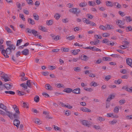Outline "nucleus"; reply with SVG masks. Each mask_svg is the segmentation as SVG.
Wrapping results in <instances>:
<instances>
[{"label": "nucleus", "instance_id": "1", "mask_svg": "<svg viewBox=\"0 0 132 132\" xmlns=\"http://www.w3.org/2000/svg\"><path fill=\"white\" fill-rule=\"evenodd\" d=\"M15 46L13 44L10 45L6 50L4 49L1 51V53L5 56V58H9V56L8 55L10 54L12 51H14L15 49Z\"/></svg>", "mask_w": 132, "mask_h": 132}, {"label": "nucleus", "instance_id": "48", "mask_svg": "<svg viewBox=\"0 0 132 132\" xmlns=\"http://www.w3.org/2000/svg\"><path fill=\"white\" fill-rule=\"evenodd\" d=\"M0 114L2 115L3 116L6 115V113H5L4 111L0 110Z\"/></svg>", "mask_w": 132, "mask_h": 132}, {"label": "nucleus", "instance_id": "14", "mask_svg": "<svg viewBox=\"0 0 132 132\" xmlns=\"http://www.w3.org/2000/svg\"><path fill=\"white\" fill-rule=\"evenodd\" d=\"M80 89L79 88H77L73 90L72 92L76 94H79L80 93Z\"/></svg>", "mask_w": 132, "mask_h": 132}, {"label": "nucleus", "instance_id": "32", "mask_svg": "<svg viewBox=\"0 0 132 132\" xmlns=\"http://www.w3.org/2000/svg\"><path fill=\"white\" fill-rule=\"evenodd\" d=\"M5 93L6 94H9L11 95H14L15 94V92L12 91H5Z\"/></svg>", "mask_w": 132, "mask_h": 132}, {"label": "nucleus", "instance_id": "64", "mask_svg": "<svg viewBox=\"0 0 132 132\" xmlns=\"http://www.w3.org/2000/svg\"><path fill=\"white\" fill-rule=\"evenodd\" d=\"M111 78V76L110 75H108L106 76L105 79L107 81L108 80Z\"/></svg>", "mask_w": 132, "mask_h": 132}, {"label": "nucleus", "instance_id": "47", "mask_svg": "<svg viewBox=\"0 0 132 132\" xmlns=\"http://www.w3.org/2000/svg\"><path fill=\"white\" fill-rule=\"evenodd\" d=\"M22 39L18 40L17 41V42L16 44V46H19L20 44V43L22 42Z\"/></svg>", "mask_w": 132, "mask_h": 132}, {"label": "nucleus", "instance_id": "12", "mask_svg": "<svg viewBox=\"0 0 132 132\" xmlns=\"http://www.w3.org/2000/svg\"><path fill=\"white\" fill-rule=\"evenodd\" d=\"M4 76H2V78H2L4 79V81L5 82L7 81H10V79L8 76L7 75V74L6 75H4Z\"/></svg>", "mask_w": 132, "mask_h": 132}, {"label": "nucleus", "instance_id": "11", "mask_svg": "<svg viewBox=\"0 0 132 132\" xmlns=\"http://www.w3.org/2000/svg\"><path fill=\"white\" fill-rule=\"evenodd\" d=\"M29 50L28 49H26L23 50L21 52V53L22 55L25 56L29 54Z\"/></svg>", "mask_w": 132, "mask_h": 132}, {"label": "nucleus", "instance_id": "28", "mask_svg": "<svg viewBox=\"0 0 132 132\" xmlns=\"http://www.w3.org/2000/svg\"><path fill=\"white\" fill-rule=\"evenodd\" d=\"M106 27L107 29H108L109 30L113 29L114 28L113 26L108 24H106Z\"/></svg>", "mask_w": 132, "mask_h": 132}, {"label": "nucleus", "instance_id": "37", "mask_svg": "<svg viewBox=\"0 0 132 132\" xmlns=\"http://www.w3.org/2000/svg\"><path fill=\"white\" fill-rule=\"evenodd\" d=\"M75 38V37L73 35H72L71 36H69L66 38L67 39L69 40H73Z\"/></svg>", "mask_w": 132, "mask_h": 132}, {"label": "nucleus", "instance_id": "49", "mask_svg": "<svg viewBox=\"0 0 132 132\" xmlns=\"http://www.w3.org/2000/svg\"><path fill=\"white\" fill-rule=\"evenodd\" d=\"M97 120H99L100 122H101L102 121H103L105 120V119L102 117H99L97 118Z\"/></svg>", "mask_w": 132, "mask_h": 132}, {"label": "nucleus", "instance_id": "39", "mask_svg": "<svg viewBox=\"0 0 132 132\" xmlns=\"http://www.w3.org/2000/svg\"><path fill=\"white\" fill-rule=\"evenodd\" d=\"M90 85L91 86H94L95 87L97 86V83L94 81H92L90 84Z\"/></svg>", "mask_w": 132, "mask_h": 132}, {"label": "nucleus", "instance_id": "6", "mask_svg": "<svg viewBox=\"0 0 132 132\" xmlns=\"http://www.w3.org/2000/svg\"><path fill=\"white\" fill-rule=\"evenodd\" d=\"M11 83L10 82L8 83H6L4 85V86L7 90L10 89L11 88L12 85H11Z\"/></svg>", "mask_w": 132, "mask_h": 132}, {"label": "nucleus", "instance_id": "42", "mask_svg": "<svg viewBox=\"0 0 132 132\" xmlns=\"http://www.w3.org/2000/svg\"><path fill=\"white\" fill-rule=\"evenodd\" d=\"M126 90L130 93L132 92V87H131L130 88H129L128 87H126L125 88Z\"/></svg>", "mask_w": 132, "mask_h": 132}, {"label": "nucleus", "instance_id": "41", "mask_svg": "<svg viewBox=\"0 0 132 132\" xmlns=\"http://www.w3.org/2000/svg\"><path fill=\"white\" fill-rule=\"evenodd\" d=\"M93 51H100L101 52V50L98 48L96 47H93V49L92 50Z\"/></svg>", "mask_w": 132, "mask_h": 132}, {"label": "nucleus", "instance_id": "46", "mask_svg": "<svg viewBox=\"0 0 132 132\" xmlns=\"http://www.w3.org/2000/svg\"><path fill=\"white\" fill-rule=\"evenodd\" d=\"M60 17V15L59 14H56L54 16V17L57 20L59 19Z\"/></svg>", "mask_w": 132, "mask_h": 132}, {"label": "nucleus", "instance_id": "55", "mask_svg": "<svg viewBox=\"0 0 132 132\" xmlns=\"http://www.w3.org/2000/svg\"><path fill=\"white\" fill-rule=\"evenodd\" d=\"M5 29L8 32L11 33L12 31L11 29L7 27H5Z\"/></svg>", "mask_w": 132, "mask_h": 132}, {"label": "nucleus", "instance_id": "40", "mask_svg": "<svg viewBox=\"0 0 132 132\" xmlns=\"http://www.w3.org/2000/svg\"><path fill=\"white\" fill-rule=\"evenodd\" d=\"M35 122V123L39 125L40 124L42 123V121H40L39 119H36Z\"/></svg>", "mask_w": 132, "mask_h": 132}, {"label": "nucleus", "instance_id": "10", "mask_svg": "<svg viewBox=\"0 0 132 132\" xmlns=\"http://www.w3.org/2000/svg\"><path fill=\"white\" fill-rule=\"evenodd\" d=\"M126 63L127 64L131 67L132 64V59L130 58H128L126 60Z\"/></svg>", "mask_w": 132, "mask_h": 132}, {"label": "nucleus", "instance_id": "5", "mask_svg": "<svg viewBox=\"0 0 132 132\" xmlns=\"http://www.w3.org/2000/svg\"><path fill=\"white\" fill-rule=\"evenodd\" d=\"M81 122L83 125L85 126L88 127H89L91 125L88 122L87 120H83L81 121Z\"/></svg>", "mask_w": 132, "mask_h": 132}, {"label": "nucleus", "instance_id": "56", "mask_svg": "<svg viewBox=\"0 0 132 132\" xmlns=\"http://www.w3.org/2000/svg\"><path fill=\"white\" fill-rule=\"evenodd\" d=\"M103 36L104 37H106L110 36V34L107 33H105L102 34Z\"/></svg>", "mask_w": 132, "mask_h": 132}, {"label": "nucleus", "instance_id": "21", "mask_svg": "<svg viewBox=\"0 0 132 132\" xmlns=\"http://www.w3.org/2000/svg\"><path fill=\"white\" fill-rule=\"evenodd\" d=\"M20 113H15L14 114H12V117H13V118H15V119H19V114Z\"/></svg>", "mask_w": 132, "mask_h": 132}, {"label": "nucleus", "instance_id": "45", "mask_svg": "<svg viewBox=\"0 0 132 132\" xmlns=\"http://www.w3.org/2000/svg\"><path fill=\"white\" fill-rule=\"evenodd\" d=\"M57 87L58 88L63 87L64 88V86L63 84H61L60 83H57L56 84Z\"/></svg>", "mask_w": 132, "mask_h": 132}, {"label": "nucleus", "instance_id": "34", "mask_svg": "<svg viewBox=\"0 0 132 132\" xmlns=\"http://www.w3.org/2000/svg\"><path fill=\"white\" fill-rule=\"evenodd\" d=\"M122 80L119 79L118 80H115L114 81V83L116 84H119L122 82Z\"/></svg>", "mask_w": 132, "mask_h": 132}, {"label": "nucleus", "instance_id": "25", "mask_svg": "<svg viewBox=\"0 0 132 132\" xmlns=\"http://www.w3.org/2000/svg\"><path fill=\"white\" fill-rule=\"evenodd\" d=\"M17 93L18 94V95L19 96H23L26 94L25 92L18 90L17 91Z\"/></svg>", "mask_w": 132, "mask_h": 132}, {"label": "nucleus", "instance_id": "50", "mask_svg": "<svg viewBox=\"0 0 132 132\" xmlns=\"http://www.w3.org/2000/svg\"><path fill=\"white\" fill-rule=\"evenodd\" d=\"M23 108H28V104L27 103L23 102Z\"/></svg>", "mask_w": 132, "mask_h": 132}, {"label": "nucleus", "instance_id": "31", "mask_svg": "<svg viewBox=\"0 0 132 132\" xmlns=\"http://www.w3.org/2000/svg\"><path fill=\"white\" fill-rule=\"evenodd\" d=\"M39 97L37 95H36L34 98V100L36 102H38L39 101Z\"/></svg>", "mask_w": 132, "mask_h": 132}, {"label": "nucleus", "instance_id": "19", "mask_svg": "<svg viewBox=\"0 0 132 132\" xmlns=\"http://www.w3.org/2000/svg\"><path fill=\"white\" fill-rule=\"evenodd\" d=\"M45 88L46 89L50 90H52L53 89V87H51L50 85L48 84H46L45 85Z\"/></svg>", "mask_w": 132, "mask_h": 132}, {"label": "nucleus", "instance_id": "2", "mask_svg": "<svg viewBox=\"0 0 132 132\" xmlns=\"http://www.w3.org/2000/svg\"><path fill=\"white\" fill-rule=\"evenodd\" d=\"M0 108L4 110L6 112V114L11 119H13V117H12V112L7 111V107L5 105L1 103L0 104Z\"/></svg>", "mask_w": 132, "mask_h": 132}, {"label": "nucleus", "instance_id": "33", "mask_svg": "<svg viewBox=\"0 0 132 132\" xmlns=\"http://www.w3.org/2000/svg\"><path fill=\"white\" fill-rule=\"evenodd\" d=\"M53 23V21L52 20H50L49 21H47L46 22V23L48 25H51Z\"/></svg>", "mask_w": 132, "mask_h": 132}, {"label": "nucleus", "instance_id": "4", "mask_svg": "<svg viewBox=\"0 0 132 132\" xmlns=\"http://www.w3.org/2000/svg\"><path fill=\"white\" fill-rule=\"evenodd\" d=\"M69 11L74 14H78L80 12V10L79 8H73L70 9Z\"/></svg>", "mask_w": 132, "mask_h": 132}, {"label": "nucleus", "instance_id": "16", "mask_svg": "<svg viewBox=\"0 0 132 132\" xmlns=\"http://www.w3.org/2000/svg\"><path fill=\"white\" fill-rule=\"evenodd\" d=\"M72 91H73L72 89L71 88H69L64 89V90H63V92H65L68 93H70L71 92H72Z\"/></svg>", "mask_w": 132, "mask_h": 132}, {"label": "nucleus", "instance_id": "57", "mask_svg": "<svg viewBox=\"0 0 132 132\" xmlns=\"http://www.w3.org/2000/svg\"><path fill=\"white\" fill-rule=\"evenodd\" d=\"M126 118L127 119L130 120L132 119V115L127 116L126 117Z\"/></svg>", "mask_w": 132, "mask_h": 132}, {"label": "nucleus", "instance_id": "20", "mask_svg": "<svg viewBox=\"0 0 132 132\" xmlns=\"http://www.w3.org/2000/svg\"><path fill=\"white\" fill-rule=\"evenodd\" d=\"M29 23L32 25H33L35 24L34 21L32 19L30 18H29L28 19Z\"/></svg>", "mask_w": 132, "mask_h": 132}, {"label": "nucleus", "instance_id": "59", "mask_svg": "<svg viewBox=\"0 0 132 132\" xmlns=\"http://www.w3.org/2000/svg\"><path fill=\"white\" fill-rule=\"evenodd\" d=\"M49 74V72L47 71L43 72L42 73V74L44 76H47Z\"/></svg>", "mask_w": 132, "mask_h": 132}, {"label": "nucleus", "instance_id": "43", "mask_svg": "<svg viewBox=\"0 0 132 132\" xmlns=\"http://www.w3.org/2000/svg\"><path fill=\"white\" fill-rule=\"evenodd\" d=\"M126 31L128 32L129 31H131V26H129L127 27L126 28Z\"/></svg>", "mask_w": 132, "mask_h": 132}, {"label": "nucleus", "instance_id": "29", "mask_svg": "<svg viewBox=\"0 0 132 132\" xmlns=\"http://www.w3.org/2000/svg\"><path fill=\"white\" fill-rule=\"evenodd\" d=\"M82 21L83 22H85L86 24H88V23H90V21L89 20H88L86 18H84L82 19Z\"/></svg>", "mask_w": 132, "mask_h": 132}, {"label": "nucleus", "instance_id": "61", "mask_svg": "<svg viewBox=\"0 0 132 132\" xmlns=\"http://www.w3.org/2000/svg\"><path fill=\"white\" fill-rule=\"evenodd\" d=\"M69 49L67 48H63V52H68L69 51Z\"/></svg>", "mask_w": 132, "mask_h": 132}, {"label": "nucleus", "instance_id": "23", "mask_svg": "<svg viewBox=\"0 0 132 132\" xmlns=\"http://www.w3.org/2000/svg\"><path fill=\"white\" fill-rule=\"evenodd\" d=\"M99 28L100 29L103 30H107L106 25L105 26L102 25H100L99 27Z\"/></svg>", "mask_w": 132, "mask_h": 132}, {"label": "nucleus", "instance_id": "35", "mask_svg": "<svg viewBox=\"0 0 132 132\" xmlns=\"http://www.w3.org/2000/svg\"><path fill=\"white\" fill-rule=\"evenodd\" d=\"M20 86L24 89V90L27 88V86L26 84L22 83L20 84Z\"/></svg>", "mask_w": 132, "mask_h": 132}, {"label": "nucleus", "instance_id": "9", "mask_svg": "<svg viewBox=\"0 0 132 132\" xmlns=\"http://www.w3.org/2000/svg\"><path fill=\"white\" fill-rule=\"evenodd\" d=\"M80 58L82 60L86 61L88 60L89 59V57L86 55L83 54L80 57Z\"/></svg>", "mask_w": 132, "mask_h": 132}, {"label": "nucleus", "instance_id": "22", "mask_svg": "<svg viewBox=\"0 0 132 132\" xmlns=\"http://www.w3.org/2000/svg\"><path fill=\"white\" fill-rule=\"evenodd\" d=\"M34 19L36 20H38L39 19V17L38 15L36 13H34L33 14Z\"/></svg>", "mask_w": 132, "mask_h": 132}, {"label": "nucleus", "instance_id": "63", "mask_svg": "<svg viewBox=\"0 0 132 132\" xmlns=\"http://www.w3.org/2000/svg\"><path fill=\"white\" fill-rule=\"evenodd\" d=\"M21 54V52L20 51H18L16 54V57H18L19 56H20Z\"/></svg>", "mask_w": 132, "mask_h": 132}, {"label": "nucleus", "instance_id": "53", "mask_svg": "<svg viewBox=\"0 0 132 132\" xmlns=\"http://www.w3.org/2000/svg\"><path fill=\"white\" fill-rule=\"evenodd\" d=\"M20 17L21 18L23 21H25V18L23 14H20Z\"/></svg>", "mask_w": 132, "mask_h": 132}, {"label": "nucleus", "instance_id": "7", "mask_svg": "<svg viewBox=\"0 0 132 132\" xmlns=\"http://www.w3.org/2000/svg\"><path fill=\"white\" fill-rule=\"evenodd\" d=\"M20 123V121L17 119H15L13 121V124L15 126L18 128H19Z\"/></svg>", "mask_w": 132, "mask_h": 132}, {"label": "nucleus", "instance_id": "15", "mask_svg": "<svg viewBox=\"0 0 132 132\" xmlns=\"http://www.w3.org/2000/svg\"><path fill=\"white\" fill-rule=\"evenodd\" d=\"M13 108L14 109L16 113H20V112L18 107L16 105H14L13 106Z\"/></svg>", "mask_w": 132, "mask_h": 132}, {"label": "nucleus", "instance_id": "38", "mask_svg": "<svg viewBox=\"0 0 132 132\" xmlns=\"http://www.w3.org/2000/svg\"><path fill=\"white\" fill-rule=\"evenodd\" d=\"M74 70L75 71L79 72L81 71V69L80 67H76L74 68Z\"/></svg>", "mask_w": 132, "mask_h": 132}, {"label": "nucleus", "instance_id": "54", "mask_svg": "<svg viewBox=\"0 0 132 132\" xmlns=\"http://www.w3.org/2000/svg\"><path fill=\"white\" fill-rule=\"evenodd\" d=\"M94 37L95 38L97 39H101L102 38V37L100 35H95Z\"/></svg>", "mask_w": 132, "mask_h": 132}, {"label": "nucleus", "instance_id": "17", "mask_svg": "<svg viewBox=\"0 0 132 132\" xmlns=\"http://www.w3.org/2000/svg\"><path fill=\"white\" fill-rule=\"evenodd\" d=\"M115 97V96L113 94H111L108 97L106 100V101L110 102V100L113 99Z\"/></svg>", "mask_w": 132, "mask_h": 132}, {"label": "nucleus", "instance_id": "58", "mask_svg": "<svg viewBox=\"0 0 132 132\" xmlns=\"http://www.w3.org/2000/svg\"><path fill=\"white\" fill-rule=\"evenodd\" d=\"M71 52L74 55L77 54L78 53L76 50H71Z\"/></svg>", "mask_w": 132, "mask_h": 132}, {"label": "nucleus", "instance_id": "30", "mask_svg": "<svg viewBox=\"0 0 132 132\" xmlns=\"http://www.w3.org/2000/svg\"><path fill=\"white\" fill-rule=\"evenodd\" d=\"M113 3H112L111 2L108 1L106 2V5L108 6L112 7L113 6Z\"/></svg>", "mask_w": 132, "mask_h": 132}, {"label": "nucleus", "instance_id": "51", "mask_svg": "<svg viewBox=\"0 0 132 132\" xmlns=\"http://www.w3.org/2000/svg\"><path fill=\"white\" fill-rule=\"evenodd\" d=\"M53 126H54V129L55 130H59V131H61V129L60 128H59L58 127L56 126H55V125H54Z\"/></svg>", "mask_w": 132, "mask_h": 132}, {"label": "nucleus", "instance_id": "36", "mask_svg": "<svg viewBox=\"0 0 132 132\" xmlns=\"http://www.w3.org/2000/svg\"><path fill=\"white\" fill-rule=\"evenodd\" d=\"M31 82H30V80H27V83L26 84V85L27 86H28L30 88L31 87Z\"/></svg>", "mask_w": 132, "mask_h": 132}, {"label": "nucleus", "instance_id": "3", "mask_svg": "<svg viewBox=\"0 0 132 132\" xmlns=\"http://www.w3.org/2000/svg\"><path fill=\"white\" fill-rule=\"evenodd\" d=\"M26 31L28 33L32 34L35 36L38 35V34H37L38 32L34 29L31 30L30 28H27L26 29Z\"/></svg>", "mask_w": 132, "mask_h": 132}, {"label": "nucleus", "instance_id": "60", "mask_svg": "<svg viewBox=\"0 0 132 132\" xmlns=\"http://www.w3.org/2000/svg\"><path fill=\"white\" fill-rule=\"evenodd\" d=\"M110 59V58L109 57H106L103 58V60L104 61H109Z\"/></svg>", "mask_w": 132, "mask_h": 132}, {"label": "nucleus", "instance_id": "52", "mask_svg": "<svg viewBox=\"0 0 132 132\" xmlns=\"http://www.w3.org/2000/svg\"><path fill=\"white\" fill-rule=\"evenodd\" d=\"M27 3L29 5H32L33 3V2L31 0H26Z\"/></svg>", "mask_w": 132, "mask_h": 132}, {"label": "nucleus", "instance_id": "18", "mask_svg": "<svg viewBox=\"0 0 132 132\" xmlns=\"http://www.w3.org/2000/svg\"><path fill=\"white\" fill-rule=\"evenodd\" d=\"M113 6H116L117 8H120L121 7V5L118 2H114L113 3Z\"/></svg>", "mask_w": 132, "mask_h": 132}, {"label": "nucleus", "instance_id": "8", "mask_svg": "<svg viewBox=\"0 0 132 132\" xmlns=\"http://www.w3.org/2000/svg\"><path fill=\"white\" fill-rule=\"evenodd\" d=\"M125 19H123L122 20H119L117 21L116 23L118 25L121 24V25H124L125 23Z\"/></svg>", "mask_w": 132, "mask_h": 132}, {"label": "nucleus", "instance_id": "44", "mask_svg": "<svg viewBox=\"0 0 132 132\" xmlns=\"http://www.w3.org/2000/svg\"><path fill=\"white\" fill-rule=\"evenodd\" d=\"M119 111V109L118 107L116 106L114 108V112L116 113H117Z\"/></svg>", "mask_w": 132, "mask_h": 132}, {"label": "nucleus", "instance_id": "62", "mask_svg": "<svg viewBox=\"0 0 132 132\" xmlns=\"http://www.w3.org/2000/svg\"><path fill=\"white\" fill-rule=\"evenodd\" d=\"M62 22L64 23H67L68 22L69 20L67 19H63L62 20Z\"/></svg>", "mask_w": 132, "mask_h": 132}, {"label": "nucleus", "instance_id": "13", "mask_svg": "<svg viewBox=\"0 0 132 132\" xmlns=\"http://www.w3.org/2000/svg\"><path fill=\"white\" fill-rule=\"evenodd\" d=\"M80 110L84 112H91V111L88 108L84 107L81 108Z\"/></svg>", "mask_w": 132, "mask_h": 132}, {"label": "nucleus", "instance_id": "26", "mask_svg": "<svg viewBox=\"0 0 132 132\" xmlns=\"http://www.w3.org/2000/svg\"><path fill=\"white\" fill-rule=\"evenodd\" d=\"M39 29L40 30L44 32H46V31L47 29H46V28L42 26H39Z\"/></svg>", "mask_w": 132, "mask_h": 132}, {"label": "nucleus", "instance_id": "24", "mask_svg": "<svg viewBox=\"0 0 132 132\" xmlns=\"http://www.w3.org/2000/svg\"><path fill=\"white\" fill-rule=\"evenodd\" d=\"M87 3L86 2H81L79 4V6L81 7H85L87 5Z\"/></svg>", "mask_w": 132, "mask_h": 132}, {"label": "nucleus", "instance_id": "27", "mask_svg": "<svg viewBox=\"0 0 132 132\" xmlns=\"http://www.w3.org/2000/svg\"><path fill=\"white\" fill-rule=\"evenodd\" d=\"M125 20L127 22H129L132 21V19L129 16H126L125 17Z\"/></svg>", "mask_w": 132, "mask_h": 132}]
</instances>
